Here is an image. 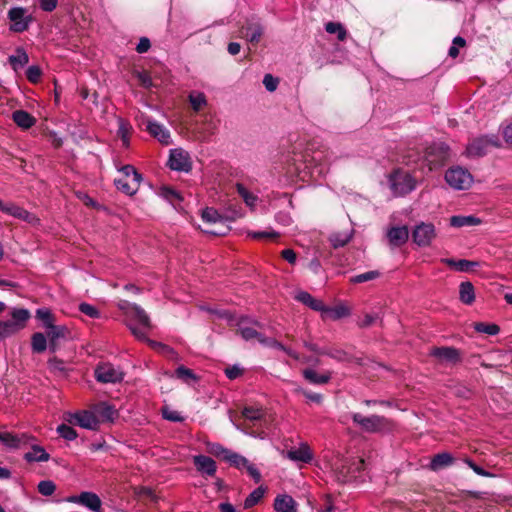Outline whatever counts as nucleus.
Masks as SVG:
<instances>
[{
	"label": "nucleus",
	"mask_w": 512,
	"mask_h": 512,
	"mask_svg": "<svg viewBox=\"0 0 512 512\" xmlns=\"http://www.w3.org/2000/svg\"><path fill=\"white\" fill-rule=\"evenodd\" d=\"M122 309H127V316L129 317L128 327L133 335L140 339L146 340L147 330L150 328V318L145 310L135 303L125 302Z\"/></svg>",
	"instance_id": "obj_1"
},
{
	"label": "nucleus",
	"mask_w": 512,
	"mask_h": 512,
	"mask_svg": "<svg viewBox=\"0 0 512 512\" xmlns=\"http://www.w3.org/2000/svg\"><path fill=\"white\" fill-rule=\"evenodd\" d=\"M365 461L359 457H347L338 459L333 464V470L337 480L347 483L355 480L358 474L364 469Z\"/></svg>",
	"instance_id": "obj_2"
},
{
	"label": "nucleus",
	"mask_w": 512,
	"mask_h": 512,
	"mask_svg": "<svg viewBox=\"0 0 512 512\" xmlns=\"http://www.w3.org/2000/svg\"><path fill=\"white\" fill-rule=\"evenodd\" d=\"M7 19L10 22L9 30L13 33L27 31L34 22L33 15L27 8L22 6L11 7L7 12Z\"/></svg>",
	"instance_id": "obj_3"
},
{
	"label": "nucleus",
	"mask_w": 512,
	"mask_h": 512,
	"mask_svg": "<svg viewBox=\"0 0 512 512\" xmlns=\"http://www.w3.org/2000/svg\"><path fill=\"white\" fill-rule=\"evenodd\" d=\"M353 423L358 425L363 431L368 433H379L389 429L390 420L380 415L364 416L360 413H353L351 415Z\"/></svg>",
	"instance_id": "obj_4"
},
{
	"label": "nucleus",
	"mask_w": 512,
	"mask_h": 512,
	"mask_svg": "<svg viewBox=\"0 0 512 512\" xmlns=\"http://www.w3.org/2000/svg\"><path fill=\"white\" fill-rule=\"evenodd\" d=\"M12 318L0 321V341L21 330L30 317L27 309L18 308L11 312Z\"/></svg>",
	"instance_id": "obj_5"
},
{
	"label": "nucleus",
	"mask_w": 512,
	"mask_h": 512,
	"mask_svg": "<svg viewBox=\"0 0 512 512\" xmlns=\"http://www.w3.org/2000/svg\"><path fill=\"white\" fill-rule=\"evenodd\" d=\"M390 188L397 197L412 192L416 187L415 179L407 172L396 170L389 178Z\"/></svg>",
	"instance_id": "obj_6"
},
{
	"label": "nucleus",
	"mask_w": 512,
	"mask_h": 512,
	"mask_svg": "<svg viewBox=\"0 0 512 512\" xmlns=\"http://www.w3.org/2000/svg\"><path fill=\"white\" fill-rule=\"evenodd\" d=\"M445 180L453 189L465 190L470 188L473 182V177L467 169L462 167H453L446 171Z\"/></svg>",
	"instance_id": "obj_7"
},
{
	"label": "nucleus",
	"mask_w": 512,
	"mask_h": 512,
	"mask_svg": "<svg viewBox=\"0 0 512 512\" xmlns=\"http://www.w3.org/2000/svg\"><path fill=\"white\" fill-rule=\"evenodd\" d=\"M66 420L71 425H77L88 430H97L100 425V421L94 409L92 411L83 410L75 413H69L67 414Z\"/></svg>",
	"instance_id": "obj_8"
},
{
	"label": "nucleus",
	"mask_w": 512,
	"mask_h": 512,
	"mask_svg": "<svg viewBox=\"0 0 512 512\" xmlns=\"http://www.w3.org/2000/svg\"><path fill=\"white\" fill-rule=\"evenodd\" d=\"M256 327L261 328L262 325L258 321H253L248 318H242L238 322V332L244 340H257L261 344L268 343V338L258 332Z\"/></svg>",
	"instance_id": "obj_9"
},
{
	"label": "nucleus",
	"mask_w": 512,
	"mask_h": 512,
	"mask_svg": "<svg viewBox=\"0 0 512 512\" xmlns=\"http://www.w3.org/2000/svg\"><path fill=\"white\" fill-rule=\"evenodd\" d=\"M436 237V229L432 223L421 222L412 231V240L419 247L429 246Z\"/></svg>",
	"instance_id": "obj_10"
},
{
	"label": "nucleus",
	"mask_w": 512,
	"mask_h": 512,
	"mask_svg": "<svg viewBox=\"0 0 512 512\" xmlns=\"http://www.w3.org/2000/svg\"><path fill=\"white\" fill-rule=\"evenodd\" d=\"M490 146H499L498 139L495 136H482L473 139L466 147V153L470 157L484 156Z\"/></svg>",
	"instance_id": "obj_11"
},
{
	"label": "nucleus",
	"mask_w": 512,
	"mask_h": 512,
	"mask_svg": "<svg viewBox=\"0 0 512 512\" xmlns=\"http://www.w3.org/2000/svg\"><path fill=\"white\" fill-rule=\"evenodd\" d=\"M66 501L81 505L91 512H101L102 501L94 492L84 491L79 495H71L66 498Z\"/></svg>",
	"instance_id": "obj_12"
},
{
	"label": "nucleus",
	"mask_w": 512,
	"mask_h": 512,
	"mask_svg": "<svg viewBox=\"0 0 512 512\" xmlns=\"http://www.w3.org/2000/svg\"><path fill=\"white\" fill-rule=\"evenodd\" d=\"M124 373L110 363H101L95 368V378L101 383H117L123 380Z\"/></svg>",
	"instance_id": "obj_13"
},
{
	"label": "nucleus",
	"mask_w": 512,
	"mask_h": 512,
	"mask_svg": "<svg viewBox=\"0 0 512 512\" xmlns=\"http://www.w3.org/2000/svg\"><path fill=\"white\" fill-rule=\"evenodd\" d=\"M228 463L241 472H246L255 483H259L261 481L262 476L260 471L255 464L250 462L246 457L234 452L233 455H230Z\"/></svg>",
	"instance_id": "obj_14"
},
{
	"label": "nucleus",
	"mask_w": 512,
	"mask_h": 512,
	"mask_svg": "<svg viewBox=\"0 0 512 512\" xmlns=\"http://www.w3.org/2000/svg\"><path fill=\"white\" fill-rule=\"evenodd\" d=\"M264 28L259 18L252 16L241 27L242 37L251 43H258L263 35Z\"/></svg>",
	"instance_id": "obj_15"
},
{
	"label": "nucleus",
	"mask_w": 512,
	"mask_h": 512,
	"mask_svg": "<svg viewBox=\"0 0 512 512\" xmlns=\"http://www.w3.org/2000/svg\"><path fill=\"white\" fill-rule=\"evenodd\" d=\"M168 165L172 170L180 172H189L192 168L189 154L182 149L171 150Z\"/></svg>",
	"instance_id": "obj_16"
},
{
	"label": "nucleus",
	"mask_w": 512,
	"mask_h": 512,
	"mask_svg": "<svg viewBox=\"0 0 512 512\" xmlns=\"http://www.w3.org/2000/svg\"><path fill=\"white\" fill-rule=\"evenodd\" d=\"M32 436L26 433L13 434L11 432H0V441L10 449H20L30 444Z\"/></svg>",
	"instance_id": "obj_17"
},
{
	"label": "nucleus",
	"mask_w": 512,
	"mask_h": 512,
	"mask_svg": "<svg viewBox=\"0 0 512 512\" xmlns=\"http://www.w3.org/2000/svg\"><path fill=\"white\" fill-rule=\"evenodd\" d=\"M389 245L392 247H400L409 239V230L406 225L393 226L386 232Z\"/></svg>",
	"instance_id": "obj_18"
},
{
	"label": "nucleus",
	"mask_w": 512,
	"mask_h": 512,
	"mask_svg": "<svg viewBox=\"0 0 512 512\" xmlns=\"http://www.w3.org/2000/svg\"><path fill=\"white\" fill-rule=\"evenodd\" d=\"M430 355L445 363L455 364L460 361V352L454 347H434Z\"/></svg>",
	"instance_id": "obj_19"
},
{
	"label": "nucleus",
	"mask_w": 512,
	"mask_h": 512,
	"mask_svg": "<svg viewBox=\"0 0 512 512\" xmlns=\"http://www.w3.org/2000/svg\"><path fill=\"white\" fill-rule=\"evenodd\" d=\"M26 447H30V451L24 454V459L29 462H47L50 459V455L46 452L44 447L37 444V440L32 436L30 444Z\"/></svg>",
	"instance_id": "obj_20"
},
{
	"label": "nucleus",
	"mask_w": 512,
	"mask_h": 512,
	"mask_svg": "<svg viewBox=\"0 0 512 512\" xmlns=\"http://www.w3.org/2000/svg\"><path fill=\"white\" fill-rule=\"evenodd\" d=\"M193 463L201 474L214 476L217 470L216 462L209 456L196 455L193 457Z\"/></svg>",
	"instance_id": "obj_21"
},
{
	"label": "nucleus",
	"mask_w": 512,
	"mask_h": 512,
	"mask_svg": "<svg viewBox=\"0 0 512 512\" xmlns=\"http://www.w3.org/2000/svg\"><path fill=\"white\" fill-rule=\"evenodd\" d=\"M448 155V147L443 144H434L427 151V161L434 166L442 165Z\"/></svg>",
	"instance_id": "obj_22"
},
{
	"label": "nucleus",
	"mask_w": 512,
	"mask_h": 512,
	"mask_svg": "<svg viewBox=\"0 0 512 512\" xmlns=\"http://www.w3.org/2000/svg\"><path fill=\"white\" fill-rule=\"evenodd\" d=\"M273 508L275 512H297L298 504L292 496L279 494L274 499Z\"/></svg>",
	"instance_id": "obj_23"
},
{
	"label": "nucleus",
	"mask_w": 512,
	"mask_h": 512,
	"mask_svg": "<svg viewBox=\"0 0 512 512\" xmlns=\"http://www.w3.org/2000/svg\"><path fill=\"white\" fill-rule=\"evenodd\" d=\"M146 129L152 136L157 138L161 143L166 145L170 143V132L159 122L155 120H147Z\"/></svg>",
	"instance_id": "obj_24"
},
{
	"label": "nucleus",
	"mask_w": 512,
	"mask_h": 512,
	"mask_svg": "<svg viewBox=\"0 0 512 512\" xmlns=\"http://www.w3.org/2000/svg\"><path fill=\"white\" fill-rule=\"evenodd\" d=\"M1 211L7 215L27 222H31L34 219V216L30 212L14 203H3Z\"/></svg>",
	"instance_id": "obj_25"
},
{
	"label": "nucleus",
	"mask_w": 512,
	"mask_h": 512,
	"mask_svg": "<svg viewBox=\"0 0 512 512\" xmlns=\"http://www.w3.org/2000/svg\"><path fill=\"white\" fill-rule=\"evenodd\" d=\"M287 458L296 462L309 463L313 459V454L307 444H301L298 448L287 451Z\"/></svg>",
	"instance_id": "obj_26"
},
{
	"label": "nucleus",
	"mask_w": 512,
	"mask_h": 512,
	"mask_svg": "<svg viewBox=\"0 0 512 512\" xmlns=\"http://www.w3.org/2000/svg\"><path fill=\"white\" fill-rule=\"evenodd\" d=\"M94 411L98 416V419L101 422H113L114 419L118 416L117 410L114 406L101 402L94 407Z\"/></svg>",
	"instance_id": "obj_27"
},
{
	"label": "nucleus",
	"mask_w": 512,
	"mask_h": 512,
	"mask_svg": "<svg viewBox=\"0 0 512 512\" xmlns=\"http://www.w3.org/2000/svg\"><path fill=\"white\" fill-rule=\"evenodd\" d=\"M323 355H326L341 363H351L353 361H356L359 365H362L361 359L355 358L354 356L340 348H326L323 351Z\"/></svg>",
	"instance_id": "obj_28"
},
{
	"label": "nucleus",
	"mask_w": 512,
	"mask_h": 512,
	"mask_svg": "<svg viewBox=\"0 0 512 512\" xmlns=\"http://www.w3.org/2000/svg\"><path fill=\"white\" fill-rule=\"evenodd\" d=\"M48 369L55 376H67L72 370L69 363L57 357L48 360Z\"/></svg>",
	"instance_id": "obj_29"
},
{
	"label": "nucleus",
	"mask_w": 512,
	"mask_h": 512,
	"mask_svg": "<svg viewBox=\"0 0 512 512\" xmlns=\"http://www.w3.org/2000/svg\"><path fill=\"white\" fill-rule=\"evenodd\" d=\"M295 298L299 302H301L304 305L311 308L312 310L320 311L322 313L325 310L324 303L321 300L314 298L310 293H308L306 291H301V292L297 293Z\"/></svg>",
	"instance_id": "obj_30"
},
{
	"label": "nucleus",
	"mask_w": 512,
	"mask_h": 512,
	"mask_svg": "<svg viewBox=\"0 0 512 512\" xmlns=\"http://www.w3.org/2000/svg\"><path fill=\"white\" fill-rule=\"evenodd\" d=\"M454 463V457L448 452L438 453L433 456L430 461L429 467L433 471H438L442 468L448 467Z\"/></svg>",
	"instance_id": "obj_31"
},
{
	"label": "nucleus",
	"mask_w": 512,
	"mask_h": 512,
	"mask_svg": "<svg viewBox=\"0 0 512 512\" xmlns=\"http://www.w3.org/2000/svg\"><path fill=\"white\" fill-rule=\"evenodd\" d=\"M12 119L22 129H29L31 128L35 122L36 119L29 114L27 111L24 110H16L12 113Z\"/></svg>",
	"instance_id": "obj_32"
},
{
	"label": "nucleus",
	"mask_w": 512,
	"mask_h": 512,
	"mask_svg": "<svg viewBox=\"0 0 512 512\" xmlns=\"http://www.w3.org/2000/svg\"><path fill=\"white\" fill-rule=\"evenodd\" d=\"M459 299L465 305H471L475 301V289L470 281L460 283Z\"/></svg>",
	"instance_id": "obj_33"
},
{
	"label": "nucleus",
	"mask_w": 512,
	"mask_h": 512,
	"mask_svg": "<svg viewBox=\"0 0 512 512\" xmlns=\"http://www.w3.org/2000/svg\"><path fill=\"white\" fill-rule=\"evenodd\" d=\"M442 262L448 265L449 267L455 269L460 272H468L472 268L478 266L477 262L469 261L466 259L454 260L451 258L442 259Z\"/></svg>",
	"instance_id": "obj_34"
},
{
	"label": "nucleus",
	"mask_w": 512,
	"mask_h": 512,
	"mask_svg": "<svg viewBox=\"0 0 512 512\" xmlns=\"http://www.w3.org/2000/svg\"><path fill=\"white\" fill-rule=\"evenodd\" d=\"M480 223L481 220L472 215H455L450 218V225L456 228H461L465 226H476L479 225Z\"/></svg>",
	"instance_id": "obj_35"
},
{
	"label": "nucleus",
	"mask_w": 512,
	"mask_h": 512,
	"mask_svg": "<svg viewBox=\"0 0 512 512\" xmlns=\"http://www.w3.org/2000/svg\"><path fill=\"white\" fill-rule=\"evenodd\" d=\"M140 183L141 182H137V180L128 181L127 179L124 178L114 180V184L117 187V189L125 193L126 195H134L137 192Z\"/></svg>",
	"instance_id": "obj_36"
},
{
	"label": "nucleus",
	"mask_w": 512,
	"mask_h": 512,
	"mask_svg": "<svg viewBox=\"0 0 512 512\" xmlns=\"http://www.w3.org/2000/svg\"><path fill=\"white\" fill-rule=\"evenodd\" d=\"M8 61L13 70L18 71L29 62V57L23 48H17L16 54L9 56Z\"/></svg>",
	"instance_id": "obj_37"
},
{
	"label": "nucleus",
	"mask_w": 512,
	"mask_h": 512,
	"mask_svg": "<svg viewBox=\"0 0 512 512\" xmlns=\"http://www.w3.org/2000/svg\"><path fill=\"white\" fill-rule=\"evenodd\" d=\"M304 378L312 384H326L331 379V374H319L313 369H305L303 371Z\"/></svg>",
	"instance_id": "obj_38"
},
{
	"label": "nucleus",
	"mask_w": 512,
	"mask_h": 512,
	"mask_svg": "<svg viewBox=\"0 0 512 512\" xmlns=\"http://www.w3.org/2000/svg\"><path fill=\"white\" fill-rule=\"evenodd\" d=\"M237 192L245 202V204L250 208L254 209L258 202V196L254 193L250 192L243 184H237Z\"/></svg>",
	"instance_id": "obj_39"
},
{
	"label": "nucleus",
	"mask_w": 512,
	"mask_h": 512,
	"mask_svg": "<svg viewBox=\"0 0 512 512\" xmlns=\"http://www.w3.org/2000/svg\"><path fill=\"white\" fill-rule=\"evenodd\" d=\"M353 236V230L333 233L329 240L334 248L345 246Z\"/></svg>",
	"instance_id": "obj_40"
},
{
	"label": "nucleus",
	"mask_w": 512,
	"mask_h": 512,
	"mask_svg": "<svg viewBox=\"0 0 512 512\" xmlns=\"http://www.w3.org/2000/svg\"><path fill=\"white\" fill-rule=\"evenodd\" d=\"M243 417L251 422L262 421L265 416V411L259 407H245L242 411Z\"/></svg>",
	"instance_id": "obj_41"
},
{
	"label": "nucleus",
	"mask_w": 512,
	"mask_h": 512,
	"mask_svg": "<svg viewBox=\"0 0 512 512\" xmlns=\"http://www.w3.org/2000/svg\"><path fill=\"white\" fill-rule=\"evenodd\" d=\"M131 132V125L123 120L122 118L118 119V131L117 134L122 140V144L124 147L129 146V137Z\"/></svg>",
	"instance_id": "obj_42"
},
{
	"label": "nucleus",
	"mask_w": 512,
	"mask_h": 512,
	"mask_svg": "<svg viewBox=\"0 0 512 512\" xmlns=\"http://www.w3.org/2000/svg\"><path fill=\"white\" fill-rule=\"evenodd\" d=\"M265 489L258 487L253 490L244 501V508L249 509L255 506L264 496Z\"/></svg>",
	"instance_id": "obj_43"
},
{
	"label": "nucleus",
	"mask_w": 512,
	"mask_h": 512,
	"mask_svg": "<svg viewBox=\"0 0 512 512\" xmlns=\"http://www.w3.org/2000/svg\"><path fill=\"white\" fill-rule=\"evenodd\" d=\"M325 30L330 34H337L339 41H344L346 39L347 32L341 23L328 22L325 25Z\"/></svg>",
	"instance_id": "obj_44"
},
{
	"label": "nucleus",
	"mask_w": 512,
	"mask_h": 512,
	"mask_svg": "<svg viewBox=\"0 0 512 512\" xmlns=\"http://www.w3.org/2000/svg\"><path fill=\"white\" fill-rule=\"evenodd\" d=\"M323 315L333 320H338L349 315V310L345 306H337L334 308H328L325 306Z\"/></svg>",
	"instance_id": "obj_45"
},
{
	"label": "nucleus",
	"mask_w": 512,
	"mask_h": 512,
	"mask_svg": "<svg viewBox=\"0 0 512 512\" xmlns=\"http://www.w3.org/2000/svg\"><path fill=\"white\" fill-rule=\"evenodd\" d=\"M474 329H475V331H477L479 333H484V334L491 335V336L497 335L500 331V328L498 325L491 324V323H485V322L475 323Z\"/></svg>",
	"instance_id": "obj_46"
},
{
	"label": "nucleus",
	"mask_w": 512,
	"mask_h": 512,
	"mask_svg": "<svg viewBox=\"0 0 512 512\" xmlns=\"http://www.w3.org/2000/svg\"><path fill=\"white\" fill-rule=\"evenodd\" d=\"M47 337L49 338L51 343H54L59 338H64L67 332V328L65 326H57L52 324L47 327Z\"/></svg>",
	"instance_id": "obj_47"
},
{
	"label": "nucleus",
	"mask_w": 512,
	"mask_h": 512,
	"mask_svg": "<svg viewBox=\"0 0 512 512\" xmlns=\"http://www.w3.org/2000/svg\"><path fill=\"white\" fill-rule=\"evenodd\" d=\"M36 318L43 323L45 328L54 324V316H53L52 312L50 311V309H48V308L43 307V308L37 309L36 310Z\"/></svg>",
	"instance_id": "obj_48"
},
{
	"label": "nucleus",
	"mask_w": 512,
	"mask_h": 512,
	"mask_svg": "<svg viewBox=\"0 0 512 512\" xmlns=\"http://www.w3.org/2000/svg\"><path fill=\"white\" fill-rule=\"evenodd\" d=\"M32 349L34 352L41 353L46 350L47 339L42 333H35L31 341Z\"/></svg>",
	"instance_id": "obj_49"
},
{
	"label": "nucleus",
	"mask_w": 512,
	"mask_h": 512,
	"mask_svg": "<svg viewBox=\"0 0 512 512\" xmlns=\"http://www.w3.org/2000/svg\"><path fill=\"white\" fill-rule=\"evenodd\" d=\"M202 219L208 223H217L223 220V216L216 209L207 207L202 211Z\"/></svg>",
	"instance_id": "obj_50"
},
{
	"label": "nucleus",
	"mask_w": 512,
	"mask_h": 512,
	"mask_svg": "<svg viewBox=\"0 0 512 512\" xmlns=\"http://www.w3.org/2000/svg\"><path fill=\"white\" fill-rule=\"evenodd\" d=\"M210 452L217 457L223 458L225 461L229 462L230 455H233L234 452L223 447L221 444L213 443L210 445Z\"/></svg>",
	"instance_id": "obj_51"
},
{
	"label": "nucleus",
	"mask_w": 512,
	"mask_h": 512,
	"mask_svg": "<svg viewBox=\"0 0 512 512\" xmlns=\"http://www.w3.org/2000/svg\"><path fill=\"white\" fill-rule=\"evenodd\" d=\"M189 102L194 111L198 112L206 105V97L203 93H190Z\"/></svg>",
	"instance_id": "obj_52"
},
{
	"label": "nucleus",
	"mask_w": 512,
	"mask_h": 512,
	"mask_svg": "<svg viewBox=\"0 0 512 512\" xmlns=\"http://www.w3.org/2000/svg\"><path fill=\"white\" fill-rule=\"evenodd\" d=\"M57 432L62 438L68 441L75 440L78 436L76 430L67 424L59 425L57 427Z\"/></svg>",
	"instance_id": "obj_53"
},
{
	"label": "nucleus",
	"mask_w": 512,
	"mask_h": 512,
	"mask_svg": "<svg viewBox=\"0 0 512 512\" xmlns=\"http://www.w3.org/2000/svg\"><path fill=\"white\" fill-rule=\"evenodd\" d=\"M118 170H119V172H121L123 174L125 179H128L131 177V180H137V182L142 181L141 174L138 173V171L132 165H129V164L124 165V166L120 167Z\"/></svg>",
	"instance_id": "obj_54"
},
{
	"label": "nucleus",
	"mask_w": 512,
	"mask_h": 512,
	"mask_svg": "<svg viewBox=\"0 0 512 512\" xmlns=\"http://www.w3.org/2000/svg\"><path fill=\"white\" fill-rule=\"evenodd\" d=\"M37 488L41 495L51 496L56 490V485L51 480H43L38 483Z\"/></svg>",
	"instance_id": "obj_55"
},
{
	"label": "nucleus",
	"mask_w": 512,
	"mask_h": 512,
	"mask_svg": "<svg viewBox=\"0 0 512 512\" xmlns=\"http://www.w3.org/2000/svg\"><path fill=\"white\" fill-rule=\"evenodd\" d=\"M161 196L170 203L182 201L180 193L170 187H163L161 189Z\"/></svg>",
	"instance_id": "obj_56"
},
{
	"label": "nucleus",
	"mask_w": 512,
	"mask_h": 512,
	"mask_svg": "<svg viewBox=\"0 0 512 512\" xmlns=\"http://www.w3.org/2000/svg\"><path fill=\"white\" fill-rule=\"evenodd\" d=\"M175 375L177 378L183 380L186 383H189L190 381L196 379L194 372L191 369L186 368L185 366H179L175 370Z\"/></svg>",
	"instance_id": "obj_57"
},
{
	"label": "nucleus",
	"mask_w": 512,
	"mask_h": 512,
	"mask_svg": "<svg viewBox=\"0 0 512 512\" xmlns=\"http://www.w3.org/2000/svg\"><path fill=\"white\" fill-rule=\"evenodd\" d=\"M380 275V273L378 271H367L365 273H362V274H358L356 276H353L350 281L352 283H363V282H368V281H371V280H374L376 278H378Z\"/></svg>",
	"instance_id": "obj_58"
},
{
	"label": "nucleus",
	"mask_w": 512,
	"mask_h": 512,
	"mask_svg": "<svg viewBox=\"0 0 512 512\" xmlns=\"http://www.w3.org/2000/svg\"><path fill=\"white\" fill-rule=\"evenodd\" d=\"M162 416L164 419L171 422H182L184 417L176 410H173L167 406L162 408Z\"/></svg>",
	"instance_id": "obj_59"
},
{
	"label": "nucleus",
	"mask_w": 512,
	"mask_h": 512,
	"mask_svg": "<svg viewBox=\"0 0 512 512\" xmlns=\"http://www.w3.org/2000/svg\"><path fill=\"white\" fill-rule=\"evenodd\" d=\"M79 311L93 319H97L100 317L99 310L95 306H93L89 303H85V302L81 303L79 305Z\"/></svg>",
	"instance_id": "obj_60"
},
{
	"label": "nucleus",
	"mask_w": 512,
	"mask_h": 512,
	"mask_svg": "<svg viewBox=\"0 0 512 512\" xmlns=\"http://www.w3.org/2000/svg\"><path fill=\"white\" fill-rule=\"evenodd\" d=\"M42 75V71L39 66L32 65L26 70V77L31 83H37Z\"/></svg>",
	"instance_id": "obj_61"
},
{
	"label": "nucleus",
	"mask_w": 512,
	"mask_h": 512,
	"mask_svg": "<svg viewBox=\"0 0 512 512\" xmlns=\"http://www.w3.org/2000/svg\"><path fill=\"white\" fill-rule=\"evenodd\" d=\"M247 235L253 239H272L279 236L275 231H249Z\"/></svg>",
	"instance_id": "obj_62"
},
{
	"label": "nucleus",
	"mask_w": 512,
	"mask_h": 512,
	"mask_svg": "<svg viewBox=\"0 0 512 512\" xmlns=\"http://www.w3.org/2000/svg\"><path fill=\"white\" fill-rule=\"evenodd\" d=\"M278 79L273 77L271 74H266L263 78V84L269 92H273L277 89Z\"/></svg>",
	"instance_id": "obj_63"
},
{
	"label": "nucleus",
	"mask_w": 512,
	"mask_h": 512,
	"mask_svg": "<svg viewBox=\"0 0 512 512\" xmlns=\"http://www.w3.org/2000/svg\"><path fill=\"white\" fill-rule=\"evenodd\" d=\"M242 373L243 369L238 365H233L225 369V375L230 380L238 378Z\"/></svg>",
	"instance_id": "obj_64"
}]
</instances>
